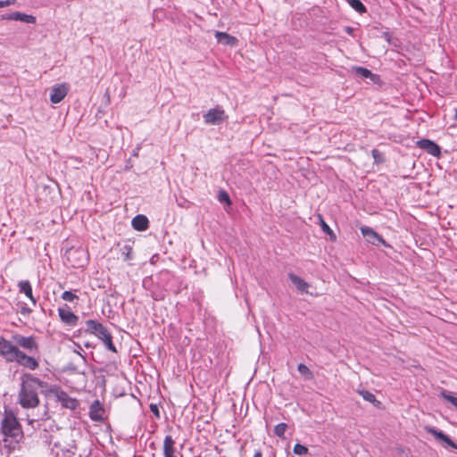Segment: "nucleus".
Here are the masks:
<instances>
[{"label": "nucleus", "mask_w": 457, "mask_h": 457, "mask_svg": "<svg viewBox=\"0 0 457 457\" xmlns=\"http://www.w3.org/2000/svg\"><path fill=\"white\" fill-rule=\"evenodd\" d=\"M21 380L18 403L24 409L37 407L39 404L38 391L42 394L49 392L48 384L30 373H24Z\"/></svg>", "instance_id": "1"}, {"label": "nucleus", "mask_w": 457, "mask_h": 457, "mask_svg": "<svg viewBox=\"0 0 457 457\" xmlns=\"http://www.w3.org/2000/svg\"><path fill=\"white\" fill-rule=\"evenodd\" d=\"M0 430L3 435L12 438L16 442H19L23 437L21 426L15 413L11 409L4 408Z\"/></svg>", "instance_id": "2"}, {"label": "nucleus", "mask_w": 457, "mask_h": 457, "mask_svg": "<svg viewBox=\"0 0 457 457\" xmlns=\"http://www.w3.org/2000/svg\"><path fill=\"white\" fill-rule=\"evenodd\" d=\"M85 332L95 336L103 342L107 350L117 353L116 346L112 343V336L109 330L99 321L96 320H86Z\"/></svg>", "instance_id": "3"}, {"label": "nucleus", "mask_w": 457, "mask_h": 457, "mask_svg": "<svg viewBox=\"0 0 457 457\" xmlns=\"http://www.w3.org/2000/svg\"><path fill=\"white\" fill-rule=\"evenodd\" d=\"M12 339L18 348L21 347L30 353H36L38 352L39 346L36 337L33 336L25 337L16 333L12 335Z\"/></svg>", "instance_id": "4"}, {"label": "nucleus", "mask_w": 457, "mask_h": 457, "mask_svg": "<svg viewBox=\"0 0 457 457\" xmlns=\"http://www.w3.org/2000/svg\"><path fill=\"white\" fill-rule=\"evenodd\" d=\"M19 352L20 348L18 346L0 336V356L8 362H13Z\"/></svg>", "instance_id": "5"}, {"label": "nucleus", "mask_w": 457, "mask_h": 457, "mask_svg": "<svg viewBox=\"0 0 457 457\" xmlns=\"http://www.w3.org/2000/svg\"><path fill=\"white\" fill-rule=\"evenodd\" d=\"M203 117L204 123L207 125H219L228 118L225 111L220 105L210 109L206 113L204 114Z\"/></svg>", "instance_id": "6"}, {"label": "nucleus", "mask_w": 457, "mask_h": 457, "mask_svg": "<svg viewBox=\"0 0 457 457\" xmlns=\"http://www.w3.org/2000/svg\"><path fill=\"white\" fill-rule=\"evenodd\" d=\"M49 392L54 393L57 402L61 403L63 408L70 410H76L79 403L77 399L71 397L66 392L59 390L56 387L49 388Z\"/></svg>", "instance_id": "7"}, {"label": "nucleus", "mask_w": 457, "mask_h": 457, "mask_svg": "<svg viewBox=\"0 0 457 457\" xmlns=\"http://www.w3.org/2000/svg\"><path fill=\"white\" fill-rule=\"evenodd\" d=\"M361 232L368 243L373 245H378L381 244L385 246H389V245L385 241V239L379 234H378L373 228L363 226L361 228Z\"/></svg>", "instance_id": "8"}, {"label": "nucleus", "mask_w": 457, "mask_h": 457, "mask_svg": "<svg viewBox=\"0 0 457 457\" xmlns=\"http://www.w3.org/2000/svg\"><path fill=\"white\" fill-rule=\"evenodd\" d=\"M417 146L434 157H440L441 148L434 141L427 138L420 139L416 143Z\"/></svg>", "instance_id": "9"}, {"label": "nucleus", "mask_w": 457, "mask_h": 457, "mask_svg": "<svg viewBox=\"0 0 457 457\" xmlns=\"http://www.w3.org/2000/svg\"><path fill=\"white\" fill-rule=\"evenodd\" d=\"M14 361L30 370H35L38 367V361L32 356L26 354L24 352L20 350Z\"/></svg>", "instance_id": "10"}, {"label": "nucleus", "mask_w": 457, "mask_h": 457, "mask_svg": "<svg viewBox=\"0 0 457 457\" xmlns=\"http://www.w3.org/2000/svg\"><path fill=\"white\" fill-rule=\"evenodd\" d=\"M68 91L69 87L65 83L54 86L51 89L50 101L53 104H58L62 102L67 96Z\"/></svg>", "instance_id": "11"}, {"label": "nucleus", "mask_w": 457, "mask_h": 457, "mask_svg": "<svg viewBox=\"0 0 457 457\" xmlns=\"http://www.w3.org/2000/svg\"><path fill=\"white\" fill-rule=\"evenodd\" d=\"M58 314L62 322L68 326L74 327L77 325L79 317L71 311L70 307L66 306V308H59Z\"/></svg>", "instance_id": "12"}, {"label": "nucleus", "mask_w": 457, "mask_h": 457, "mask_svg": "<svg viewBox=\"0 0 457 457\" xmlns=\"http://www.w3.org/2000/svg\"><path fill=\"white\" fill-rule=\"evenodd\" d=\"M425 431L433 435L436 440L445 442L447 445L452 448L457 449V445L450 438L449 436L445 434L443 431L438 430L437 428L430 426H426L424 428Z\"/></svg>", "instance_id": "13"}, {"label": "nucleus", "mask_w": 457, "mask_h": 457, "mask_svg": "<svg viewBox=\"0 0 457 457\" xmlns=\"http://www.w3.org/2000/svg\"><path fill=\"white\" fill-rule=\"evenodd\" d=\"M2 20H8V21H19L21 22L33 24L36 22V17L33 15L26 14L20 12H12L10 13L3 14Z\"/></svg>", "instance_id": "14"}, {"label": "nucleus", "mask_w": 457, "mask_h": 457, "mask_svg": "<svg viewBox=\"0 0 457 457\" xmlns=\"http://www.w3.org/2000/svg\"><path fill=\"white\" fill-rule=\"evenodd\" d=\"M215 38L219 44L223 46H236L238 43L236 37L221 31L215 32Z\"/></svg>", "instance_id": "15"}, {"label": "nucleus", "mask_w": 457, "mask_h": 457, "mask_svg": "<svg viewBox=\"0 0 457 457\" xmlns=\"http://www.w3.org/2000/svg\"><path fill=\"white\" fill-rule=\"evenodd\" d=\"M352 71L358 77L370 79L373 83H377L379 80L378 75L372 73L369 69L364 67L353 66Z\"/></svg>", "instance_id": "16"}, {"label": "nucleus", "mask_w": 457, "mask_h": 457, "mask_svg": "<svg viewBox=\"0 0 457 457\" xmlns=\"http://www.w3.org/2000/svg\"><path fill=\"white\" fill-rule=\"evenodd\" d=\"M132 227L137 231H145L149 227V220L145 215L137 214L132 219Z\"/></svg>", "instance_id": "17"}, {"label": "nucleus", "mask_w": 457, "mask_h": 457, "mask_svg": "<svg viewBox=\"0 0 457 457\" xmlns=\"http://www.w3.org/2000/svg\"><path fill=\"white\" fill-rule=\"evenodd\" d=\"M19 291L23 293L33 303L37 304V299L34 297L32 293V287L29 280H21L18 283Z\"/></svg>", "instance_id": "18"}, {"label": "nucleus", "mask_w": 457, "mask_h": 457, "mask_svg": "<svg viewBox=\"0 0 457 457\" xmlns=\"http://www.w3.org/2000/svg\"><path fill=\"white\" fill-rule=\"evenodd\" d=\"M288 278L300 292L308 293L309 284L303 278L294 273H289Z\"/></svg>", "instance_id": "19"}, {"label": "nucleus", "mask_w": 457, "mask_h": 457, "mask_svg": "<svg viewBox=\"0 0 457 457\" xmlns=\"http://www.w3.org/2000/svg\"><path fill=\"white\" fill-rule=\"evenodd\" d=\"M103 409L99 401H95L91 406L89 411L90 419L94 421H99L103 420L102 416Z\"/></svg>", "instance_id": "20"}, {"label": "nucleus", "mask_w": 457, "mask_h": 457, "mask_svg": "<svg viewBox=\"0 0 457 457\" xmlns=\"http://www.w3.org/2000/svg\"><path fill=\"white\" fill-rule=\"evenodd\" d=\"M174 440L171 436L168 435L165 436L163 441V455L164 457H175L174 456Z\"/></svg>", "instance_id": "21"}, {"label": "nucleus", "mask_w": 457, "mask_h": 457, "mask_svg": "<svg viewBox=\"0 0 457 457\" xmlns=\"http://www.w3.org/2000/svg\"><path fill=\"white\" fill-rule=\"evenodd\" d=\"M359 394L362 396V398L365 401L372 403L374 406H378L381 404V403L377 400L375 395L370 391L361 390V391H359Z\"/></svg>", "instance_id": "22"}, {"label": "nucleus", "mask_w": 457, "mask_h": 457, "mask_svg": "<svg viewBox=\"0 0 457 457\" xmlns=\"http://www.w3.org/2000/svg\"><path fill=\"white\" fill-rule=\"evenodd\" d=\"M350 6L355 10L357 12L362 14L367 12L366 6L362 4L361 0H347Z\"/></svg>", "instance_id": "23"}, {"label": "nucleus", "mask_w": 457, "mask_h": 457, "mask_svg": "<svg viewBox=\"0 0 457 457\" xmlns=\"http://www.w3.org/2000/svg\"><path fill=\"white\" fill-rule=\"evenodd\" d=\"M297 370L300 372V374L304 376L306 379H312L313 377L310 369L303 363L298 364Z\"/></svg>", "instance_id": "24"}, {"label": "nucleus", "mask_w": 457, "mask_h": 457, "mask_svg": "<svg viewBox=\"0 0 457 457\" xmlns=\"http://www.w3.org/2000/svg\"><path fill=\"white\" fill-rule=\"evenodd\" d=\"M440 396L451 403L457 409V397L452 395L448 391L445 389L440 392Z\"/></svg>", "instance_id": "25"}, {"label": "nucleus", "mask_w": 457, "mask_h": 457, "mask_svg": "<svg viewBox=\"0 0 457 457\" xmlns=\"http://www.w3.org/2000/svg\"><path fill=\"white\" fill-rule=\"evenodd\" d=\"M287 428V425L286 423H283V422L282 423H278L274 428V434L277 436L283 438L284 436H285V432H286Z\"/></svg>", "instance_id": "26"}, {"label": "nucleus", "mask_w": 457, "mask_h": 457, "mask_svg": "<svg viewBox=\"0 0 457 457\" xmlns=\"http://www.w3.org/2000/svg\"><path fill=\"white\" fill-rule=\"evenodd\" d=\"M294 453L296 455H304L308 453V448L301 444H295L294 446Z\"/></svg>", "instance_id": "27"}, {"label": "nucleus", "mask_w": 457, "mask_h": 457, "mask_svg": "<svg viewBox=\"0 0 457 457\" xmlns=\"http://www.w3.org/2000/svg\"><path fill=\"white\" fill-rule=\"evenodd\" d=\"M218 200L220 202V203H226L227 204L230 205L231 204V200L229 198V195H228V193L224 190H220L219 191V194H218Z\"/></svg>", "instance_id": "28"}, {"label": "nucleus", "mask_w": 457, "mask_h": 457, "mask_svg": "<svg viewBox=\"0 0 457 457\" xmlns=\"http://www.w3.org/2000/svg\"><path fill=\"white\" fill-rule=\"evenodd\" d=\"M79 296L72 293L71 291H64L62 294V299L67 302H73L75 299H78Z\"/></svg>", "instance_id": "29"}, {"label": "nucleus", "mask_w": 457, "mask_h": 457, "mask_svg": "<svg viewBox=\"0 0 457 457\" xmlns=\"http://www.w3.org/2000/svg\"><path fill=\"white\" fill-rule=\"evenodd\" d=\"M371 155L374 159V162L377 163H380L384 162V157L382 153L378 149H372L371 150Z\"/></svg>", "instance_id": "30"}, {"label": "nucleus", "mask_w": 457, "mask_h": 457, "mask_svg": "<svg viewBox=\"0 0 457 457\" xmlns=\"http://www.w3.org/2000/svg\"><path fill=\"white\" fill-rule=\"evenodd\" d=\"M19 304L21 306L20 312L23 316H29L32 312V310L29 307H28L25 303H21Z\"/></svg>", "instance_id": "31"}, {"label": "nucleus", "mask_w": 457, "mask_h": 457, "mask_svg": "<svg viewBox=\"0 0 457 457\" xmlns=\"http://www.w3.org/2000/svg\"><path fill=\"white\" fill-rule=\"evenodd\" d=\"M149 409H150L151 412L154 415V417L156 419H160V411H159V408H158L157 404L151 403L149 405Z\"/></svg>", "instance_id": "32"}, {"label": "nucleus", "mask_w": 457, "mask_h": 457, "mask_svg": "<svg viewBox=\"0 0 457 457\" xmlns=\"http://www.w3.org/2000/svg\"><path fill=\"white\" fill-rule=\"evenodd\" d=\"M68 259L70 260V258L72 256V255H83L85 256V252L81 249H71L70 250L68 253Z\"/></svg>", "instance_id": "33"}, {"label": "nucleus", "mask_w": 457, "mask_h": 457, "mask_svg": "<svg viewBox=\"0 0 457 457\" xmlns=\"http://www.w3.org/2000/svg\"><path fill=\"white\" fill-rule=\"evenodd\" d=\"M124 250H126V252H124V251L122 252V254L125 255L124 260L125 261L131 260L132 259V256H131L132 249H131V247L129 246V245H125Z\"/></svg>", "instance_id": "34"}, {"label": "nucleus", "mask_w": 457, "mask_h": 457, "mask_svg": "<svg viewBox=\"0 0 457 457\" xmlns=\"http://www.w3.org/2000/svg\"><path fill=\"white\" fill-rule=\"evenodd\" d=\"M321 228H322L323 231H325V232H327L328 234L332 233L331 228H329V226L324 220H321Z\"/></svg>", "instance_id": "35"}, {"label": "nucleus", "mask_w": 457, "mask_h": 457, "mask_svg": "<svg viewBox=\"0 0 457 457\" xmlns=\"http://www.w3.org/2000/svg\"><path fill=\"white\" fill-rule=\"evenodd\" d=\"M15 4V0H4V6H9Z\"/></svg>", "instance_id": "36"}, {"label": "nucleus", "mask_w": 457, "mask_h": 457, "mask_svg": "<svg viewBox=\"0 0 457 457\" xmlns=\"http://www.w3.org/2000/svg\"><path fill=\"white\" fill-rule=\"evenodd\" d=\"M44 419H48V409L46 406H45V411H44V413L41 417V420H44Z\"/></svg>", "instance_id": "37"}, {"label": "nucleus", "mask_w": 457, "mask_h": 457, "mask_svg": "<svg viewBox=\"0 0 457 457\" xmlns=\"http://www.w3.org/2000/svg\"><path fill=\"white\" fill-rule=\"evenodd\" d=\"M345 30L349 35H353V29L351 27H345Z\"/></svg>", "instance_id": "38"}, {"label": "nucleus", "mask_w": 457, "mask_h": 457, "mask_svg": "<svg viewBox=\"0 0 457 457\" xmlns=\"http://www.w3.org/2000/svg\"><path fill=\"white\" fill-rule=\"evenodd\" d=\"M253 457H262V453L261 451H256L253 454Z\"/></svg>", "instance_id": "39"}, {"label": "nucleus", "mask_w": 457, "mask_h": 457, "mask_svg": "<svg viewBox=\"0 0 457 457\" xmlns=\"http://www.w3.org/2000/svg\"><path fill=\"white\" fill-rule=\"evenodd\" d=\"M38 420H35V419H31V420H29V423L33 425L34 422H37Z\"/></svg>", "instance_id": "40"}, {"label": "nucleus", "mask_w": 457, "mask_h": 457, "mask_svg": "<svg viewBox=\"0 0 457 457\" xmlns=\"http://www.w3.org/2000/svg\"><path fill=\"white\" fill-rule=\"evenodd\" d=\"M4 6V1H0V8H3Z\"/></svg>", "instance_id": "41"}, {"label": "nucleus", "mask_w": 457, "mask_h": 457, "mask_svg": "<svg viewBox=\"0 0 457 457\" xmlns=\"http://www.w3.org/2000/svg\"><path fill=\"white\" fill-rule=\"evenodd\" d=\"M454 120H457V108H456L455 115H454Z\"/></svg>", "instance_id": "42"}, {"label": "nucleus", "mask_w": 457, "mask_h": 457, "mask_svg": "<svg viewBox=\"0 0 457 457\" xmlns=\"http://www.w3.org/2000/svg\"><path fill=\"white\" fill-rule=\"evenodd\" d=\"M77 266H83V263H78Z\"/></svg>", "instance_id": "43"}]
</instances>
